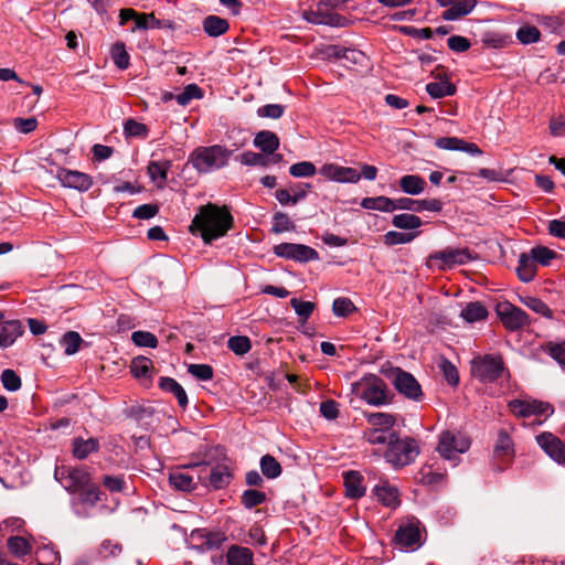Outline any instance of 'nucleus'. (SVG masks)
<instances>
[{
	"mask_svg": "<svg viewBox=\"0 0 565 565\" xmlns=\"http://www.w3.org/2000/svg\"><path fill=\"white\" fill-rule=\"evenodd\" d=\"M1 383L8 391L15 392L21 387V379L12 370H4L1 374Z\"/></svg>",
	"mask_w": 565,
	"mask_h": 565,
	"instance_id": "59",
	"label": "nucleus"
},
{
	"mask_svg": "<svg viewBox=\"0 0 565 565\" xmlns=\"http://www.w3.org/2000/svg\"><path fill=\"white\" fill-rule=\"evenodd\" d=\"M266 499V494L258 490H246L242 495V503L247 509H252L256 505L262 504Z\"/></svg>",
	"mask_w": 565,
	"mask_h": 565,
	"instance_id": "58",
	"label": "nucleus"
},
{
	"mask_svg": "<svg viewBox=\"0 0 565 565\" xmlns=\"http://www.w3.org/2000/svg\"><path fill=\"white\" fill-rule=\"evenodd\" d=\"M169 483L172 488L180 491H192L195 488L194 479L185 471H173L169 476Z\"/></svg>",
	"mask_w": 565,
	"mask_h": 565,
	"instance_id": "35",
	"label": "nucleus"
},
{
	"mask_svg": "<svg viewBox=\"0 0 565 565\" xmlns=\"http://www.w3.org/2000/svg\"><path fill=\"white\" fill-rule=\"evenodd\" d=\"M505 372L500 355L477 356L471 361V374L481 382H493Z\"/></svg>",
	"mask_w": 565,
	"mask_h": 565,
	"instance_id": "6",
	"label": "nucleus"
},
{
	"mask_svg": "<svg viewBox=\"0 0 565 565\" xmlns=\"http://www.w3.org/2000/svg\"><path fill=\"white\" fill-rule=\"evenodd\" d=\"M460 317L469 322V323H472V322H477V321H481V320H484L487 319L488 317V310L487 308L479 301H475V302H469L467 303L461 312H460Z\"/></svg>",
	"mask_w": 565,
	"mask_h": 565,
	"instance_id": "33",
	"label": "nucleus"
},
{
	"mask_svg": "<svg viewBox=\"0 0 565 565\" xmlns=\"http://www.w3.org/2000/svg\"><path fill=\"white\" fill-rule=\"evenodd\" d=\"M396 434L382 428H372L365 433L366 440L372 445H387Z\"/></svg>",
	"mask_w": 565,
	"mask_h": 565,
	"instance_id": "44",
	"label": "nucleus"
},
{
	"mask_svg": "<svg viewBox=\"0 0 565 565\" xmlns=\"http://www.w3.org/2000/svg\"><path fill=\"white\" fill-rule=\"evenodd\" d=\"M78 493L81 495V501L83 503L94 505L96 502L100 500L99 488L96 484L92 483L90 481L89 486H87L86 489H84V491H78Z\"/></svg>",
	"mask_w": 565,
	"mask_h": 565,
	"instance_id": "64",
	"label": "nucleus"
},
{
	"mask_svg": "<svg viewBox=\"0 0 565 565\" xmlns=\"http://www.w3.org/2000/svg\"><path fill=\"white\" fill-rule=\"evenodd\" d=\"M111 57L118 68L126 70L129 66V54L122 42H117L113 45Z\"/></svg>",
	"mask_w": 565,
	"mask_h": 565,
	"instance_id": "49",
	"label": "nucleus"
},
{
	"mask_svg": "<svg viewBox=\"0 0 565 565\" xmlns=\"http://www.w3.org/2000/svg\"><path fill=\"white\" fill-rule=\"evenodd\" d=\"M497 459L510 462L515 454L514 443L509 433L504 429L498 431V438L493 449Z\"/></svg>",
	"mask_w": 565,
	"mask_h": 565,
	"instance_id": "22",
	"label": "nucleus"
},
{
	"mask_svg": "<svg viewBox=\"0 0 565 565\" xmlns=\"http://www.w3.org/2000/svg\"><path fill=\"white\" fill-rule=\"evenodd\" d=\"M56 178L64 188L74 189L81 192L89 190L93 185L92 178L77 170L61 168L56 172Z\"/></svg>",
	"mask_w": 565,
	"mask_h": 565,
	"instance_id": "16",
	"label": "nucleus"
},
{
	"mask_svg": "<svg viewBox=\"0 0 565 565\" xmlns=\"http://www.w3.org/2000/svg\"><path fill=\"white\" fill-rule=\"evenodd\" d=\"M227 347L231 351H233L237 355L246 354L250 348V340L244 335H235L231 337L227 341Z\"/></svg>",
	"mask_w": 565,
	"mask_h": 565,
	"instance_id": "51",
	"label": "nucleus"
},
{
	"mask_svg": "<svg viewBox=\"0 0 565 565\" xmlns=\"http://www.w3.org/2000/svg\"><path fill=\"white\" fill-rule=\"evenodd\" d=\"M152 361L146 356L132 359L130 371L136 379H151Z\"/></svg>",
	"mask_w": 565,
	"mask_h": 565,
	"instance_id": "39",
	"label": "nucleus"
},
{
	"mask_svg": "<svg viewBox=\"0 0 565 565\" xmlns=\"http://www.w3.org/2000/svg\"><path fill=\"white\" fill-rule=\"evenodd\" d=\"M435 146L444 150L463 151L471 156H480L481 149L473 142H467L457 137H441L436 139Z\"/></svg>",
	"mask_w": 565,
	"mask_h": 565,
	"instance_id": "21",
	"label": "nucleus"
},
{
	"mask_svg": "<svg viewBox=\"0 0 565 565\" xmlns=\"http://www.w3.org/2000/svg\"><path fill=\"white\" fill-rule=\"evenodd\" d=\"M429 260L437 262L439 269L451 268L455 265H463L471 260V254L467 248H446L429 256Z\"/></svg>",
	"mask_w": 565,
	"mask_h": 565,
	"instance_id": "13",
	"label": "nucleus"
},
{
	"mask_svg": "<svg viewBox=\"0 0 565 565\" xmlns=\"http://www.w3.org/2000/svg\"><path fill=\"white\" fill-rule=\"evenodd\" d=\"M522 301L527 308H530L534 312L546 318H552V310L541 299L534 297H526Z\"/></svg>",
	"mask_w": 565,
	"mask_h": 565,
	"instance_id": "57",
	"label": "nucleus"
},
{
	"mask_svg": "<svg viewBox=\"0 0 565 565\" xmlns=\"http://www.w3.org/2000/svg\"><path fill=\"white\" fill-rule=\"evenodd\" d=\"M274 253L287 259L309 262L318 259V253L310 246L294 243H281L274 247Z\"/></svg>",
	"mask_w": 565,
	"mask_h": 565,
	"instance_id": "12",
	"label": "nucleus"
},
{
	"mask_svg": "<svg viewBox=\"0 0 565 565\" xmlns=\"http://www.w3.org/2000/svg\"><path fill=\"white\" fill-rule=\"evenodd\" d=\"M124 131L128 137H147L148 134L147 126L134 119L125 122Z\"/></svg>",
	"mask_w": 565,
	"mask_h": 565,
	"instance_id": "61",
	"label": "nucleus"
},
{
	"mask_svg": "<svg viewBox=\"0 0 565 565\" xmlns=\"http://www.w3.org/2000/svg\"><path fill=\"white\" fill-rule=\"evenodd\" d=\"M495 312L504 328L510 331L519 330L530 323L526 312L509 301L499 302Z\"/></svg>",
	"mask_w": 565,
	"mask_h": 565,
	"instance_id": "8",
	"label": "nucleus"
},
{
	"mask_svg": "<svg viewBox=\"0 0 565 565\" xmlns=\"http://www.w3.org/2000/svg\"><path fill=\"white\" fill-rule=\"evenodd\" d=\"M540 31L534 25H524L516 32V39L523 44L535 43L540 40Z\"/></svg>",
	"mask_w": 565,
	"mask_h": 565,
	"instance_id": "53",
	"label": "nucleus"
},
{
	"mask_svg": "<svg viewBox=\"0 0 565 565\" xmlns=\"http://www.w3.org/2000/svg\"><path fill=\"white\" fill-rule=\"evenodd\" d=\"M233 216L225 205L207 203L200 206L190 231L193 234L199 233L205 244H211L214 239L225 236L233 227Z\"/></svg>",
	"mask_w": 565,
	"mask_h": 565,
	"instance_id": "1",
	"label": "nucleus"
},
{
	"mask_svg": "<svg viewBox=\"0 0 565 565\" xmlns=\"http://www.w3.org/2000/svg\"><path fill=\"white\" fill-rule=\"evenodd\" d=\"M239 161L244 166H260L266 167L270 161L278 163L281 159V154H274L271 159L266 156L253 151H245L238 157Z\"/></svg>",
	"mask_w": 565,
	"mask_h": 565,
	"instance_id": "34",
	"label": "nucleus"
},
{
	"mask_svg": "<svg viewBox=\"0 0 565 565\" xmlns=\"http://www.w3.org/2000/svg\"><path fill=\"white\" fill-rule=\"evenodd\" d=\"M418 233H402L396 231L387 232L384 237V244L388 246L407 244L417 237Z\"/></svg>",
	"mask_w": 565,
	"mask_h": 565,
	"instance_id": "48",
	"label": "nucleus"
},
{
	"mask_svg": "<svg viewBox=\"0 0 565 565\" xmlns=\"http://www.w3.org/2000/svg\"><path fill=\"white\" fill-rule=\"evenodd\" d=\"M7 546L10 553L17 557H22L28 555L31 550V543L22 536H11L7 541Z\"/></svg>",
	"mask_w": 565,
	"mask_h": 565,
	"instance_id": "41",
	"label": "nucleus"
},
{
	"mask_svg": "<svg viewBox=\"0 0 565 565\" xmlns=\"http://www.w3.org/2000/svg\"><path fill=\"white\" fill-rule=\"evenodd\" d=\"M373 492L376 499L385 507L395 509L401 503L397 488L386 481L375 486Z\"/></svg>",
	"mask_w": 565,
	"mask_h": 565,
	"instance_id": "23",
	"label": "nucleus"
},
{
	"mask_svg": "<svg viewBox=\"0 0 565 565\" xmlns=\"http://www.w3.org/2000/svg\"><path fill=\"white\" fill-rule=\"evenodd\" d=\"M120 24L124 25L127 21L134 20L135 26L132 32L136 30H148L161 28V21L158 20L153 13H139L134 9H121L119 12Z\"/></svg>",
	"mask_w": 565,
	"mask_h": 565,
	"instance_id": "17",
	"label": "nucleus"
},
{
	"mask_svg": "<svg viewBox=\"0 0 565 565\" xmlns=\"http://www.w3.org/2000/svg\"><path fill=\"white\" fill-rule=\"evenodd\" d=\"M537 270L536 262L529 254H521L519 257V264L516 267V274L520 280L530 282L534 279Z\"/></svg>",
	"mask_w": 565,
	"mask_h": 565,
	"instance_id": "27",
	"label": "nucleus"
},
{
	"mask_svg": "<svg viewBox=\"0 0 565 565\" xmlns=\"http://www.w3.org/2000/svg\"><path fill=\"white\" fill-rule=\"evenodd\" d=\"M427 93L433 98H443L456 93V86L449 82H433L426 85Z\"/></svg>",
	"mask_w": 565,
	"mask_h": 565,
	"instance_id": "42",
	"label": "nucleus"
},
{
	"mask_svg": "<svg viewBox=\"0 0 565 565\" xmlns=\"http://www.w3.org/2000/svg\"><path fill=\"white\" fill-rule=\"evenodd\" d=\"M394 542L401 548L417 550L422 545L419 522L415 519L403 521L396 530Z\"/></svg>",
	"mask_w": 565,
	"mask_h": 565,
	"instance_id": "9",
	"label": "nucleus"
},
{
	"mask_svg": "<svg viewBox=\"0 0 565 565\" xmlns=\"http://www.w3.org/2000/svg\"><path fill=\"white\" fill-rule=\"evenodd\" d=\"M544 351L547 352L557 363L565 366V341L563 342H547L544 345Z\"/></svg>",
	"mask_w": 565,
	"mask_h": 565,
	"instance_id": "55",
	"label": "nucleus"
},
{
	"mask_svg": "<svg viewBox=\"0 0 565 565\" xmlns=\"http://www.w3.org/2000/svg\"><path fill=\"white\" fill-rule=\"evenodd\" d=\"M367 422L374 426V428H382L390 430L395 424V417L387 413H370L366 415Z\"/></svg>",
	"mask_w": 565,
	"mask_h": 565,
	"instance_id": "46",
	"label": "nucleus"
},
{
	"mask_svg": "<svg viewBox=\"0 0 565 565\" xmlns=\"http://www.w3.org/2000/svg\"><path fill=\"white\" fill-rule=\"evenodd\" d=\"M470 438L458 430H444L439 435L437 451L447 460H455L457 455L468 451L470 448Z\"/></svg>",
	"mask_w": 565,
	"mask_h": 565,
	"instance_id": "5",
	"label": "nucleus"
},
{
	"mask_svg": "<svg viewBox=\"0 0 565 565\" xmlns=\"http://www.w3.org/2000/svg\"><path fill=\"white\" fill-rule=\"evenodd\" d=\"M418 455V447L413 438L401 439L394 436L384 454V458L395 468L409 465Z\"/></svg>",
	"mask_w": 565,
	"mask_h": 565,
	"instance_id": "4",
	"label": "nucleus"
},
{
	"mask_svg": "<svg viewBox=\"0 0 565 565\" xmlns=\"http://www.w3.org/2000/svg\"><path fill=\"white\" fill-rule=\"evenodd\" d=\"M305 20L313 24H326L330 26H343L347 19L333 13L320 2L316 10H306L302 13Z\"/></svg>",
	"mask_w": 565,
	"mask_h": 565,
	"instance_id": "18",
	"label": "nucleus"
},
{
	"mask_svg": "<svg viewBox=\"0 0 565 565\" xmlns=\"http://www.w3.org/2000/svg\"><path fill=\"white\" fill-rule=\"evenodd\" d=\"M352 393L373 406H381L388 402L385 382L373 374H369L352 384Z\"/></svg>",
	"mask_w": 565,
	"mask_h": 565,
	"instance_id": "3",
	"label": "nucleus"
},
{
	"mask_svg": "<svg viewBox=\"0 0 565 565\" xmlns=\"http://www.w3.org/2000/svg\"><path fill=\"white\" fill-rule=\"evenodd\" d=\"M509 408L518 417L550 416L554 412L548 403L535 399H513L509 402Z\"/></svg>",
	"mask_w": 565,
	"mask_h": 565,
	"instance_id": "11",
	"label": "nucleus"
},
{
	"mask_svg": "<svg viewBox=\"0 0 565 565\" xmlns=\"http://www.w3.org/2000/svg\"><path fill=\"white\" fill-rule=\"evenodd\" d=\"M170 168V161H151L148 164V174L153 182H157L159 186H162L167 181Z\"/></svg>",
	"mask_w": 565,
	"mask_h": 565,
	"instance_id": "36",
	"label": "nucleus"
},
{
	"mask_svg": "<svg viewBox=\"0 0 565 565\" xmlns=\"http://www.w3.org/2000/svg\"><path fill=\"white\" fill-rule=\"evenodd\" d=\"M399 188L408 195H418L424 192L426 181L417 174H406L399 179Z\"/></svg>",
	"mask_w": 565,
	"mask_h": 565,
	"instance_id": "31",
	"label": "nucleus"
},
{
	"mask_svg": "<svg viewBox=\"0 0 565 565\" xmlns=\"http://www.w3.org/2000/svg\"><path fill=\"white\" fill-rule=\"evenodd\" d=\"M393 385L405 397L418 401L423 396L422 387L417 380L408 372L398 367L392 370Z\"/></svg>",
	"mask_w": 565,
	"mask_h": 565,
	"instance_id": "10",
	"label": "nucleus"
},
{
	"mask_svg": "<svg viewBox=\"0 0 565 565\" xmlns=\"http://www.w3.org/2000/svg\"><path fill=\"white\" fill-rule=\"evenodd\" d=\"M131 340L137 347L157 348L158 345L156 335L148 331H135Z\"/></svg>",
	"mask_w": 565,
	"mask_h": 565,
	"instance_id": "54",
	"label": "nucleus"
},
{
	"mask_svg": "<svg viewBox=\"0 0 565 565\" xmlns=\"http://www.w3.org/2000/svg\"><path fill=\"white\" fill-rule=\"evenodd\" d=\"M319 172L329 181L341 183H356L361 179V173H359L356 169L342 167L335 163L323 164Z\"/></svg>",
	"mask_w": 565,
	"mask_h": 565,
	"instance_id": "15",
	"label": "nucleus"
},
{
	"mask_svg": "<svg viewBox=\"0 0 565 565\" xmlns=\"http://www.w3.org/2000/svg\"><path fill=\"white\" fill-rule=\"evenodd\" d=\"M232 473L225 465H217L212 468L210 473V484L214 489H222L231 482Z\"/></svg>",
	"mask_w": 565,
	"mask_h": 565,
	"instance_id": "37",
	"label": "nucleus"
},
{
	"mask_svg": "<svg viewBox=\"0 0 565 565\" xmlns=\"http://www.w3.org/2000/svg\"><path fill=\"white\" fill-rule=\"evenodd\" d=\"M188 372L201 381H209L213 377V369L207 364H190Z\"/></svg>",
	"mask_w": 565,
	"mask_h": 565,
	"instance_id": "62",
	"label": "nucleus"
},
{
	"mask_svg": "<svg viewBox=\"0 0 565 565\" xmlns=\"http://www.w3.org/2000/svg\"><path fill=\"white\" fill-rule=\"evenodd\" d=\"M536 443L553 461L565 467V444L558 437L544 431L536 436Z\"/></svg>",
	"mask_w": 565,
	"mask_h": 565,
	"instance_id": "14",
	"label": "nucleus"
},
{
	"mask_svg": "<svg viewBox=\"0 0 565 565\" xmlns=\"http://www.w3.org/2000/svg\"><path fill=\"white\" fill-rule=\"evenodd\" d=\"M285 108L279 104H268L257 109V115L264 118L278 119L284 115Z\"/></svg>",
	"mask_w": 565,
	"mask_h": 565,
	"instance_id": "63",
	"label": "nucleus"
},
{
	"mask_svg": "<svg viewBox=\"0 0 565 565\" xmlns=\"http://www.w3.org/2000/svg\"><path fill=\"white\" fill-rule=\"evenodd\" d=\"M232 150L220 146L199 147L190 156L193 168L200 173H210L227 166Z\"/></svg>",
	"mask_w": 565,
	"mask_h": 565,
	"instance_id": "2",
	"label": "nucleus"
},
{
	"mask_svg": "<svg viewBox=\"0 0 565 565\" xmlns=\"http://www.w3.org/2000/svg\"><path fill=\"white\" fill-rule=\"evenodd\" d=\"M228 565H253V552L243 546L233 545L226 554Z\"/></svg>",
	"mask_w": 565,
	"mask_h": 565,
	"instance_id": "30",
	"label": "nucleus"
},
{
	"mask_svg": "<svg viewBox=\"0 0 565 565\" xmlns=\"http://www.w3.org/2000/svg\"><path fill=\"white\" fill-rule=\"evenodd\" d=\"M397 210L440 212L443 210V203L438 199L413 200L409 198H399L397 199Z\"/></svg>",
	"mask_w": 565,
	"mask_h": 565,
	"instance_id": "19",
	"label": "nucleus"
},
{
	"mask_svg": "<svg viewBox=\"0 0 565 565\" xmlns=\"http://www.w3.org/2000/svg\"><path fill=\"white\" fill-rule=\"evenodd\" d=\"M202 97L201 88L195 84H189L184 87L183 92L175 96L179 105L186 106L193 99Z\"/></svg>",
	"mask_w": 565,
	"mask_h": 565,
	"instance_id": "52",
	"label": "nucleus"
},
{
	"mask_svg": "<svg viewBox=\"0 0 565 565\" xmlns=\"http://www.w3.org/2000/svg\"><path fill=\"white\" fill-rule=\"evenodd\" d=\"M260 469L268 479H275L281 475V466L277 459L270 455H265L260 459Z\"/></svg>",
	"mask_w": 565,
	"mask_h": 565,
	"instance_id": "43",
	"label": "nucleus"
},
{
	"mask_svg": "<svg viewBox=\"0 0 565 565\" xmlns=\"http://www.w3.org/2000/svg\"><path fill=\"white\" fill-rule=\"evenodd\" d=\"M423 221L415 214H397L392 218V225L401 230H415L420 227Z\"/></svg>",
	"mask_w": 565,
	"mask_h": 565,
	"instance_id": "40",
	"label": "nucleus"
},
{
	"mask_svg": "<svg viewBox=\"0 0 565 565\" xmlns=\"http://www.w3.org/2000/svg\"><path fill=\"white\" fill-rule=\"evenodd\" d=\"M317 172L316 166L310 161H301L290 166L289 173L294 178H309Z\"/></svg>",
	"mask_w": 565,
	"mask_h": 565,
	"instance_id": "50",
	"label": "nucleus"
},
{
	"mask_svg": "<svg viewBox=\"0 0 565 565\" xmlns=\"http://www.w3.org/2000/svg\"><path fill=\"white\" fill-rule=\"evenodd\" d=\"M333 313L338 317H345L355 310V306L349 298H337L332 306Z\"/></svg>",
	"mask_w": 565,
	"mask_h": 565,
	"instance_id": "60",
	"label": "nucleus"
},
{
	"mask_svg": "<svg viewBox=\"0 0 565 565\" xmlns=\"http://www.w3.org/2000/svg\"><path fill=\"white\" fill-rule=\"evenodd\" d=\"M530 255L533 257L536 264H540L542 266L550 265V263L557 256L555 250L545 246L533 247L530 250Z\"/></svg>",
	"mask_w": 565,
	"mask_h": 565,
	"instance_id": "47",
	"label": "nucleus"
},
{
	"mask_svg": "<svg viewBox=\"0 0 565 565\" xmlns=\"http://www.w3.org/2000/svg\"><path fill=\"white\" fill-rule=\"evenodd\" d=\"M345 493L348 497L358 499L364 495L365 487L363 486V477L358 471H347L343 475Z\"/></svg>",
	"mask_w": 565,
	"mask_h": 565,
	"instance_id": "24",
	"label": "nucleus"
},
{
	"mask_svg": "<svg viewBox=\"0 0 565 565\" xmlns=\"http://www.w3.org/2000/svg\"><path fill=\"white\" fill-rule=\"evenodd\" d=\"M98 448L99 443L96 438L84 439L77 437L72 441V454L78 460L86 459L90 454L96 452Z\"/></svg>",
	"mask_w": 565,
	"mask_h": 565,
	"instance_id": "25",
	"label": "nucleus"
},
{
	"mask_svg": "<svg viewBox=\"0 0 565 565\" xmlns=\"http://www.w3.org/2000/svg\"><path fill=\"white\" fill-rule=\"evenodd\" d=\"M23 333V328L18 320H4L0 311V347L9 348Z\"/></svg>",
	"mask_w": 565,
	"mask_h": 565,
	"instance_id": "20",
	"label": "nucleus"
},
{
	"mask_svg": "<svg viewBox=\"0 0 565 565\" xmlns=\"http://www.w3.org/2000/svg\"><path fill=\"white\" fill-rule=\"evenodd\" d=\"M55 479L71 493L84 491L89 486L90 475L84 468L79 467H56L54 471Z\"/></svg>",
	"mask_w": 565,
	"mask_h": 565,
	"instance_id": "7",
	"label": "nucleus"
},
{
	"mask_svg": "<svg viewBox=\"0 0 565 565\" xmlns=\"http://www.w3.org/2000/svg\"><path fill=\"white\" fill-rule=\"evenodd\" d=\"M290 305L302 321H306L315 310L313 302L302 301L297 298H292Z\"/></svg>",
	"mask_w": 565,
	"mask_h": 565,
	"instance_id": "56",
	"label": "nucleus"
},
{
	"mask_svg": "<svg viewBox=\"0 0 565 565\" xmlns=\"http://www.w3.org/2000/svg\"><path fill=\"white\" fill-rule=\"evenodd\" d=\"M161 390L174 395L179 405L185 408L188 405V395L183 387L172 377H161L159 381Z\"/></svg>",
	"mask_w": 565,
	"mask_h": 565,
	"instance_id": "32",
	"label": "nucleus"
},
{
	"mask_svg": "<svg viewBox=\"0 0 565 565\" xmlns=\"http://www.w3.org/2000/svg\"><path fill=\"white\" fill-rule=\"evenodd\" d=\"M203 30L210 36H220L228 30V22L216 15H209L203 20Z\"/></svg>",
	"mask_w": 565,
	"mask_h": 565,
	"instance_id": "38",
	"label": "nucleus"
},
{
	"mask_svg": "<svg viewBox=\"0 0 565 565\" xmlns=\"http://www.w3.org/2000/svg\"><path fill=\"white\" fill-rule=\"evenodd\" d=\"M361 206L365 210H376L381 212H393L397 210V200L386 196L364 198Z\"/></svg>",
	"mask_w": 565,
	"mask_h": 565,
	"instance_id": "29",
	"label": "nucleus"
},
{
	"mask_svg": "<svg viewBox=\"0 0 565 565\" xmlns=\"http://www.w3.org/2000/svg\"><path fill=\"white\" fill-rule=\"evenodd\" d=\"M476 4V0L458 1L449 6V8L443 12L441 18L447 21L458 20L469 14L475 9Z\"/></svg>",
	"mask_w": 565,
	"mask_h": 565,
	"instance_id": "28",
	"label": "nucleus"
},
{
	"mask_svg": "<svg viewBox=\"0 0 565 565\" xmlns=\"http://www.w3.org/2000/svg\"><path fill=\"white\" fill-rule=\"evenodd\" d=\"M254 146L260 149L264 153L274 154V152L279 148V138L273 131L262 130L256 134L254 138Z\"/></svg>",
	"mask_w": 565,
	"mask_h": 565,
	"instance_id": "26",
	"label": "nucleus"
},
{
	"mask_svg": "<svg viewBox=\"0 0 565 565\" xmlns=\"http://www.w3.org/2000/svg\"><path fill=\"white\" fill-rule=\"evenodd\" d=\"M82 342V337L75 331L66 332L61 339V344L67 355L75 354L79 350Z\"/></svg>",
	"mask_w": 565,
	"mask_h": 565,
	"instance_id": "45",
	"label": "nucleus"
}]
</instances>
